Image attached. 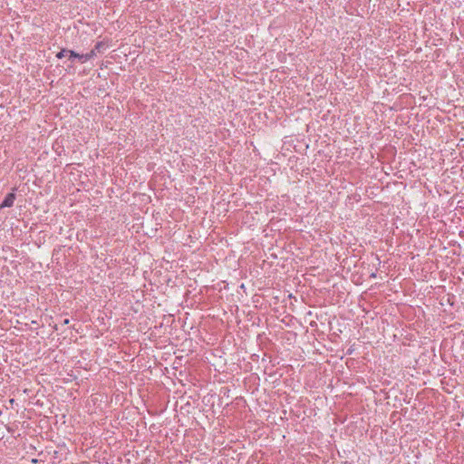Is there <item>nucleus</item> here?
<instances>
[{"label": "nucleus", "mask_w": 464, "mask_h": 464, "mask_svg": "<svg viewBox=\"0 0 464 464\" xmlns=\"http://www.w3.org/2000/svg\"><path fill=\"white\" fill-rule=\"evenodd\" d=\"M16 198V195L15 193L13 191V192H10L8 193L4 200L2 201V203L0 204V208H11L13 207L14 205V202Z\"/></svg>", "instance_id": "f257e3e1"}, {"label": "nucleus", "mask_w": 464, "mask_h": 464, "mask_svg": "<svg viewBox=\"0 0 464 464\" xmlns=\"http://www.w3.org/2000/svg\"><path fill=\"white\" fill-rule=\"evenodd\" d=\"M107 47V44L101 41V42H98L96 43V44L94 45V47L92 48L93 50H95V53H102L105 48Z\"/></svg>", "instance_id": "7ed1b4c3"}, {"label": "nucleus", "mask_w": 464, "mask_h": 464, "mask_svg": "<svg viewBox=\"0 0 464 464\" xmlns=\"http://www.w3.org/2000/svg\"><path fill=\"white\" fill-rule=\"evenodd\" d=\"M69 323H70V320L68 318H66L63 320V324L67 325V324H69Z\"/></svg>", "instance_id": "423d86ee"}, {"label": "nucleus", "mask_w": 464, "mask_h": 464, "mask_svg": "<svg viewBox=\"0 0 464 464\" xmlns=\"http://www.w3.org/2000/svg\"><path fill=\"white\" fill-rule=\"evenodd\" d=\"M82 56H83V54H80L73 50L69 51V59L70 60L78 59L82 63H84L85 60L83 58H81Z\"/></svg>", "instance_id": "f03ea898"}, {"label": "nucleus", "mask_w": 464, "mask_h": 464, "mask_svg": "<svg viewBox=\"0 0 464 464\" xmlns=\"http://www.w3.org/2000/svg\"><path fill=\"white\" fill-rule=\"evenodd\" d=\"M96 56L95 50L92 49L89 53L83 54L81 58H83L85 62L94 58Z\"/></svg>", "instance_id": "20e7f679"}, {"label": "nucleus", "mask_w": 464, "mask_h": 464, "mask_svg": "<svg viewBox=\"0 0 464 464\" xmlns=\"http://www.w3.org/2000/svg\"><path fill=\"white\" fill-rule=\"evenodd\" d=\"M69 51H70V50H68V49H62L60 52H58V53H56V57H57L58 59H62V58H63L66 54H69Z\"/></svg>", "instance_id": "39448f33"}]
</instances>
